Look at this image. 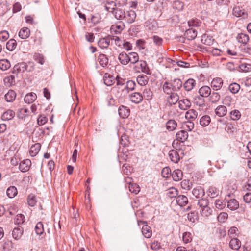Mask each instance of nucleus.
I'll list each match as a JSON object with an SVG mask.
<instances>
[{
  "mask_svg": "<svg viewBox=\"0 0 251 251\" xmlns=\"http://www.w3.org/2000/svg\"><path fill=\"white\" fill-rule=\"evenodd\" d=\"M232 13L234 16L237 17H242L243 19H246L248 17L247 12L240 7L233 8Z\"/></svg>",
  "mask_w": 251,
  "mask_h": 251,
  "instance_id": "obj_1",
  "label": "nucleus"
},
{
  "mask_svg": "<svg viewBox=\"0 0 251 251\" xmlns=\"http://www.w3.org/2000/svg\"><path fill=\"white\" fill-rule=\"evenodd\" d=\"M136 15L133 10L127 11L125 12L124 19L128 23H132L134 22Z\"/></svg>",
  "mask_w": 251,
  "mask_h": 251,
  "instance_id": "obj_2",
  "label": "nucleus"
},
{
  "mask_svg": "<svg viewBox=\"0 0 251 251\" xmlns=\"http://www.w3.org/2000/svg\"><path fill=\"white\" fill-rule=\"evenodd\" d=\"M124 24L122 22H119L115 25H113L111 26L110 30L111 32L115 34H119L124 29Z\"/></svg>",
  "mask_w": 251,
  "mask_h": 251,
  "instance_id": "obj_3",
  "label": "nucleus"
},
{
  "mask_svg": "<svg viewBox=\"0 0 251 251\" xmlns=\"http://www.w3.org/2000/svg\"><path fill=\"white\" fill-rule=\"evenodd\" d=\"M185 35L188 40H194L197 36V30L193 27L190 28L186 30Z\"/></svg>",
  "mask_w": 251,
  "mask_h": 251,
  "instance_id": "obj_4",
  "label": "nucleus"
},
{
  "mask_svg": "<svg viewBox=\"0 0 251 251\" xmlns=\"http://www.w3.org/2000/svg\"><path fill=\"white\" fill-rule=\"evenodd\" d=\"M111 41V36H108L105 38H101L99 41L98 46L102 48H107L110 45V42Z\"/></svg>",
  "mask_w": 251,
  "mask_h": 251,
  "instance_id": "obj_5",
  "label": "nucleus"
},
{
  "mask_svg": "<svg viewBox=\"0 0 251 251\" xmlns=\"http://www.w3.org/2000/svg\"><path fill=\"white\" fill-rule=\"evenodd\" d=\"M223 84V81L222 78L216 77L213 79L211 85L214 90L217 91L222 87Z\"/></svg>",
  "mask_w": 251,
  "mask_h": 251,
  "instance_id": "obj_6",
  "label": "nucleus"
},
{
  "mask_svg": "<svg viewBox=\"0 0 251 251\" xmlns=\"http://www.w3.org/2000/svg\"><path fill=\"white\" fill-rule=\"evenodd\" d=\"M192 194L196 198L201 199L205 195V192L201 186H198L193 189Z\"/></svg>",
  "mask_w": 251,
  "mask_h": 251,
  "instance_id": "obj_7",
  "label": "nucleus"
},
{
  "mask_svg": "<svg viewBox=\"0 0 251 251\" xmlns=\"http://www.w3.org/2000/svg\"><path fill=\"white\" fill-rule=\"evenodd\" d=\"M27 66L25 62L18 63L15 65L13 68V73H23L27 70Z\"/></svg>",
  "mask_w": 251,
  "mask_h": 251,
  "instance_id": "obj_8",
  "label": "nucleus"
},
{
  "mask_svg": "<svg viewBox=\"0 0 251 251\" xmlns=\"http://www.w3.org/2000/svg\"><path fill=\"white\" fill-rule=\"evenodd\" d=\"M118 112L119 116L122 118H126L128 117L130 114V110L127 107L123 105H121L118 108Z\"/></svg>",
  "mask_w": 251,
  "mask_h": 251,
  "instance_id": "obj_9",
  "label": "nucleus"
},
{
  "mask_svg": "<svg viewBox=\"0 0 251 251\" xmlns=\"http://www.w3.org/2000/svg\"><path fill=\"white\" fill-rule=\"evenodd\" d=\"M31 165V161L29 159H26L20 163L19 168L21 172H25L29 169Z\"/></svg>",
  "mask_w": 251,
  "mask_h": 251,
  "instance_id": "obj_10",
  "label": "nucleus"
},
{
  "mask_svg": "<svg viewBox=\"0 0 251 251\" xmlns=\"http://www.w3.org/2000/svg\"><path fill=\"white\" fill-rule=\"evenodd\" d=\"M130 100L135 103H139L143 100L142 95L139 92L133 93L130 95Z\"/></svg>",
  "mask_w": 251,
  "mask_h": 251,
  "instance_id": "obj_11",
  "label": "nucleus"
},
{
  "mask_svg": "<svg viewBox=\"0 0 251 251\" xmlns=\"http://www.w3.org/2000/svg\"><path fill=\"white\" fill-rule=\"evenodd\" d=\"M104 84L107 86H111L115 82V78L108 73H105L103 76Z\"/></svg>",
  "mask_w": 251,
  "mask_h": 251,
  "instance_id": "obj_12",
  "label": "nucleus"
},
{
  "mask_svg": "<svg viewBox=\"0 0 251 251\" xmlns=\"http://www.w3.org/2000/svg\"><path fill=\"white\" fill-rule=\"evenodd\" d=\"M170 83L172 90L174 91L179 90L182 85V82L179 79H175Z\"/></svg>",
  "mask_w": 251,
  "mask_h": 251,
  "instance_id": "obj_13",
  "label": "nucleus"
},
{
  "mask_svg": "<svg viewBox=\"0 0 251 251\" xmlns=\"http://www.w3.org/2000/svg\"><path fill=\"white\" fill-rule=\"evenodd\" d=\"M169 156L171 161L175 163H177L180 160L178 151L175 150H172L169 151Z\"/></svg>",
  "mask_w": 251,
  "mask_h": 251,
  "instance_id": "obj_14",
  "label": "nucleus"
},
{
  "mask_svg": "<svg viewBox=\"0 0 251 251\" xmlns=\"http://www.w3.org/2000/svg\"><path fill=\"white\" fill-rule=\"evenodd\" d=\"M199 93L201 97H207L211 94V89L207 86H203L199 89Z\"/></svg>",
  "mask_w": 251,
  "mask_h": 251,
  "instance_id": "obj_15",
  "label": "nucleus"
},
{
  "mask_svg": "<svg viewBox=\"0 0 251 251\" xmlns=\"http://www.w3.org/2000/svg\"><path fill=\"white\" fill-rule=\"evenodd\" d=\"M215 112L217 116L221 117H223L227 113L226 107L224 105H219L215 109Z\"/></svg>",
  "mask_w": 251,
  "mask_h": 251,
  "instance_id": "obj_16",
  "label": "nucleus"
},
{
  "mask_svg": "<svg viewBox=\"0 0 251 251\" xmlns=\"http://www.w3.org/2000/svg\"><path fill=\"white\" fill-rule=\"evenodd\" d=\"M227 207L231 210H235L239 208L238 201L235 199H231L227 201Z\"/></svg>",
  "mask_w": 251,
  "mask_h": 251,
  "instance_id": "obj_17",
  "label": "nucleus"
},
{
  "mask_svg": "<svg viewBox=\"0 0 251 251\" xmlns=\"http://www.w3.org/2000/svg\"><path fill=\"white\" fill-rule=\"evenodd\" d=\"M118 59L122 65H126L129 63V54L122 52L119 54Z\"/></svg>",
  "mask_w": 251,
  "mask_h": 251,
  "instance_id": "obj_18",
  "label": "nucleus"
},
{
  "mask_svg": "<svg viewBox=\"0 0 251 251\" xmlns=\"http://www.w3.org/2000/svg\"><path fill=\"white\" fill-rule=\"evenodd\" d=\"M179 107L182 110H186L191 105L190 101L187 99H183L178 102Z\"/></svg>",
  "mask_w": 251,
  "mask_h": 251,
  "instance_id": "obj_19",
  "label": "nucleus"
},
{
  "mask_svg": "<svg viewBox=\"0 0 251 251\" xmlns=\"http://www.w3.org/2000/svg\"><path fill=\"white\" fill-rule=\"evenodd\" d=\"M207 193L208 196L211 198H214L219 195L220 191L215 187L211 186L208 188Z\"/></svg>",
  "mask_w": 251,
  "mask_h": 251,
  "instance_id": "obj_20",
  "label": "nucleus"
},
{
  "mask_svg": "<svg viewBox=\"0 0 251 251\" xmlns=\"http://www.w3.org/2000/svg\"><path fill=\"white\" fill-rule=\"evenodd\" d=\"M188 137V133L185 130H181L178 132L176 135V139L181 142L185 141Z\"/></svg>",
  "mask_w": 251,
  "mask_h": 251,
  "instance_id": "obj_21",
  "label": "nucleus"
},
{
  "mask_svg": "<svg viewBox=\"0 0 251 251\" xmlns=\"http://www.w3.org/2000/svg\"><path fill=\"white\" fill-rule=\"evenodd\" d=\"M176 201L179 206H184L187 204L188 200L187 197L185 196L179 195L176 197Z\"/></svg>",
  "mask_w": 251,
  "mask_h": 251,
  "instance_id": "obj_22",
  "label": "nucleus"
},
{
  "mask_svg": "<svg viewBox=\"0 0 251 251\" xmlns=\"http://www.w3.org/2000/svg\"><path fill=\"white\" fill-rule=\"evenodd\" d=\"M115 80L117 81V84L115 86L112 88L111 90L112 92H115L120 89V87L124 88L126 85H124V80L120 78L119 76H117Z\"/></svg>",
  "mask_w": 251,
  "mask_h": 251,
  "instance_id": "obj_23",
  "label": "nucleus"
},
{
  "mask_svg": "<svg viewBox=\"0 0 251 251\" xmlns=\"http://www.w3.org/2000/svg\"><path fill=\"white\" fill-rule=\"evenodd\" d=\"M229 247L233 250H237L241 247V242L237 238H233L229 242Z\"/></svg>",
  "mask_w": 251,
  "mask_h": 251,
  "instance_id": "obj_24",
  "label": "nucleus"
},
{
  "mask_svg": "<svg viewBox=\"0 0 251 251\" xmlns=\"http://www.w3.org/2000/svg\"><path fill=\"white\" fill-rule=\"evenodd\" d=\"M23 231V228L21 227L14 228L12 232L13 237L16 240L19 239L22 236Z\"/></svg>",
  "mask_w": 251,
  "mask_h": 251,
  "instance_id": "obj_25",
  "label": "nucleus"
},
{
  "mask_svg": "<svg viewBox=\"0 0 251 251\" xmlns=\"http://www.w3.org/2000/svg\"><path fill=\"white\" fill-rule=\"evenodd\" d=\"M37 98V96L35 93H30L26 94L24 100L25 103L30 104L34 101Z\"/></svg>",
  "mask_w": 251,
  "mask_h": 251,
  "instance_id": "obj_26",
  "label": "nucleus"
},
{
  "mask_svg": "<svg viewBox=\"0 0 251 251\" xmlns=\"http://www.w3.org/2000/svg\"><path fill=\"white\" fill-rule=\"evenodd\" d=\"M15 116V112L12 110H8L2 115L1 118L3 120L8 121L12 119Z\"/></svg>",
  "mask_w": 251,
  "mask_h": 251,
  "instance_id": "obj_27",
  "label": "nucleus"
},
{
  "mask_svg": "<svg viewBox=\"0 0 251 251\" xmlns=\"http://www.w3.org/2000/svg\"><path fill=\"white\" fill-rule=\"evenodd\" d=\"M41 148V145L39 143H36L32 145L30 149L29 153L31 156H36L39 152Z\"/></svg>",
  "mask_w": 251,
  "mask_h": 251,
  "instance_id": "obj_28",
  "label": "nucleus"
},
{
  "mask_svg": "<svg viewBox=\"0 0 251 251\" xmlns=\"http://www.w3.org/2000/svg\"><path fill=\"white\" fill-rule=\"evenodd\" d=\"M30 30L27 27L22 28L19 32V36L23 39H27L30 35Z\"/></svg>",
  "mask_w": 251,
  "mask_h": 251,
  "instance_id": "obj_29",
  "label": "nucleus"
},
{
  "mask_svg": "<svg viewBox=\"0 0 251 251\" xmlns=\"http://www.w3.org/2000/svg\"><path fill=\"white\" fill-rule=\"evenodd\" d=\"M142 232L145 237L149 238L151 236V230L147 225H144L142 228Z\"/></svg>",
  "mask_w": 251,
  "mask_h": 251,
  "instance_id": "obj_30",
  "label": "nucleus"
},
{
  "mask_svg": "<svg viewBox=\"0 0 251 251\" xmlns=\"http://www.w3.org/2000/svg\"><path fill=\"white\" fill-rule=\"evenodd\" d=\"M196 84V81L193 79H188L184 84V88L185 89L189 91L191 90Z\"/></svg>",
  "mask_w": 251,
  "mask_h": 251,
  "instance_id": "obj_31",
  "label": "nucleus"
},
{
  "mask_svg": "<svg viewBox=\"0 0 251 251\" xmlns=\"http://www.w3.org/2000/svg\"><path fill=\"white\" fill-rule=\"evenodd\" d=\"M179 97L177 94L171 93V95L168 99V101L171 105L175 104L179 100Z\"/></svg>",
  "mask_w": 251,
  "mask_h": 251,
  "instance_id": "obj_32",
  "label": "nucleus"
},
{
  "mask_svg": "<svg viewBox=\"0 0 251 251\" xmlns=\"http://www.w3.org/2000/svg\"><path fill=\"white\" fill-rule=\"evenodd\" d=\"M172 176L174 181H178L182 178V172L180 170L176 169L173 171Z\"/></svg>",
  "mask_w": 251,
  "mask_h": 251,
  "instance_id": "obj_33",
  "label": "nucleus"
},
{
  "mask_svg": "<svg viewBox=\"0 0 251 251\" xmlns=\"http://www.w3.org/2000/svg\"><path fill=\"white\" fill-rule=\"evenodd\" d=\"M166 128L168 130L172 131L177 127V123L174 120H169L166 124Z\"/></svg>",
  "mask_w": 251,
  "mask_h": 251,
  "instance_id": "obj_34",
  "label": "nucleus"
},
{
  "mask_svg": "<svg viewBox=\"0 0 251 251\" xmlns=\"http://www.w3.org/2000/svg\"><path fill=\"white\" fill-rule=\"evenodd\" d=\"M198 115L197 112L194 109H190L185 113V118L188 120H195Z\"/></svg>",
  "mask_w": 251,
  "mask_h": 251,
  "instance_id": "obj_35",
  "label": "nucleus"
},
{
  "mask_svg": "<svg viewBox=\"0 0 251 251\" xmlns=\"http://www.w3.org/2000/svg\"><path fill=\"white\" fill-rule=\"evenodd\" d=\"M201 41L203 44L210 46L213 44L214 39L212 37L204 34L201 36Z\"/></svg>",
  "mask_w": 251,
  "mask_h": 251,
  "instance_id": "obj_36",
  "label": "nucleus"
},
{
  "mask_svg": "<svg viewBox=\"0 0 251 251\" xmlns=\"http://www.w3.org/2000/svg\"><path fill=\"white\" fill-rule=\"evenodd\" d=\"M16 96V93L13 90H10L5 95V99L7 102H12L15 99Z\"/></svg>",
  "mask_w": 251,
  "mask_h": 251,
  "instance_id": "obj_37",
  "label": "nucleus"
},
{
  "mask_svg": "<svg viewBox=\"0 0 251 251\" xmlns=\"http://www.w3.org/2000/svg\"><path fill=\"white\" fill-rule=\"evenodd\" d=\"M136 80L140 86H145L148 82V78L146 75H142L137 77Z\"/></svg>",
  "mask_w": 251,
  "mask_h": 251,
  "instance_id": "obj_38",
  "label": "nucleus"
},
{
  "mask_svg": "<svg viewBox=\"0 0 251 251\" xmlns=\"http://www.w3.org/2000/svg\"><path fill=\"white\" fill-rule=\"evenodd\" d=\"M236 39L238 42L243 44H247L249 40L248 35L244 33L239 34L237 35Z\"/></svg>",
  "mask_w": 251,
  "mask_h": 251,
  "instance_id": "obj_39",
  "label": "nucleus"
},
{
  "mask_svg": "<svg viewBox=\"0 0 251 251\" xmlns=\"http://www.w3.org/2000/svg\"><path fill=\"white\" fill-rule=\"evenodd\" d=\"M211 118L208 115L202 116L200 120V124L202 126H207L210 123Z\"/></svg>",
  "mask_w": 251,
  "mask_h": 251,
  "instance_id": "obj_40",
  "label": "nucleus"
},
{
  "mask_svg": "<svg viewBox=\"0 0 251 251\" xmlns=\"http://www.w3.org/2000/svg\"><path fill=\"white\" fill-rule=\"evenodd\" d=\"M98 61L100 65L106 66L108 63V59L105 54H100L98 57Z\"/></svg>",
  "mask_w": 251,
  "mask_h": 251,
  "instance_id": "obj_41",
  "label": "nucleus"
},
{
  "mask_svg": "<svg viewBox=\"0 0 251 251\" xmlns=\"http://www.w3.org/2000/svg\"><path fill=\"white\" fill-rule=\"evenodd\" d=\"M139 56L137 53L131 52L129 53V62L135 64L138 62Z\"/></svg>",
  "mask_w": 251,
  "mask_h": 251,
  "instance_id": "obj_42",
  "label": "nucleus"
},
{
  "mask_svg": "<svg viewBox=\"0 0 251 251\" xmlns=\"http://www.w3.org/2000/svg\"><path fill=\"white\" fill-rule=\"evenodd\" d=\"M17 46V42L14 39H10L6 44V48L9 51L13 50Z\"/></svg>",
  "mask_w": 251,
  "mask_h": 251,
  "instance_id": "obj_43",
  "label": "nucleus"
},
{
  "mask_svg": "<svg viewBox=\"0 0 251 251\" xmlns=\"http://www.w3.org/2000/svg\"><path fill=\"white\" fill-rule=\"evenodd\" d=\"M6 193L8 197L13 198L17 194V188L15 186H11L7 189Z\"/></svg>",
  "mask_w": 251,
  "mask_h": 251,
  "instance_id": "obj_44",
  "label": "nucleus"
},
{
  "mask_svg": "<svg viewBox=\"0 0 251 251\" xmlns=\"http://www.w3.org/2000/svg\"><path fill=\"white\" fill-rule=\"evenodd\" d=\"M117 6L116 3L114 1L107 2L105 5V8L109 12H113Z\"/></svg>",
  "mask_w": 251,
  "mask_h": 251,
  "instance_id": "obj_45",
  "label": "nucleus"
},
{
  "mask_svg": "<svg viewBox=\"0 0 251 251\" xmlns=\"http://www.w3.org/2000/svg\"><path fill=\"white\" fill-rule=\"evenodd\" d=\"M136 86V83L133 80H129L126 82V86L124 87V88L127 91V93L129 91H133L134 90Z\"/></svg>",
  "mask_w": 251,
  "mask_h": 251,
  "instance_id": "obj_46",
  "label": "nucleus"
},
{
  "mask_svg": "<svg viewBox=\"0 0 251 251\" xmlns=\"http://www.w3.org/2000/svg\"><path fill=\"white\" fill-rule=\"evenodd\" d=\"M167 194V196L171 198L177 197L178 194V191L175 188L171 187L168 190Z\"/></svg>",
  "mask_w": 251,
  "mask_h": 251,
  "instance_id": "obj_47",
  "label": "nucleus"
},
{
  "mask_svg": "<svg viewBox=\"0 0 251 251\" xmlns=\"http://www.w3.org/2000/svg\"><path fill=\"white\" fill-rule=\"evenodd\" d=\"M10 67V63L7 59L0 60V69L2 70H6Z\"/></svg>",
  "mask_w": 251,
  "mask_h": 251,
  "instance_id": "obj_48",
  "label": "nucleus"
},
{
  "mask_svg": "<svg viewBox=\"0 0 251 251\" xmlns=\"http://www.w3.org/2000/svg\"><path fill=\"white\" fill-rule=\"evenodd\" d=\"M197 204L201 209L208 205L209 201L207 199L202 198L199 199Z\"/></svg>",
  "mask_w": 251,
  "mask_h": 251,
  "instance_id": "obj_49",
  "label": "nucleus"
},
{
  "mask_svg": "<svg viewBox=\"0 0 251 251\" xmlns=\"http://www.w3.org/2000/svg\"><path fill=\"white\" fill-rule=\"evenodd\" d=\"M239 69L241 72H251V64L246 63H242L239 66Z\"/></svg>",
  "mask_w": 251,
  "mask_h": 251,
  "instance_id": "obj_50",
  "label": "nucleus"
},
{
  "mask_svg": "<svg viewBox=\"0 0 251 251\" xmlns=\"http://www.w3.org/2000/svg\"><path fill=\"white\" fill-rule=\"evenodd\" d=\"M114 11H115V17L116 19L118 20H122L124 19V15L125 14V12L122 9L118 8H116Z\"/></svg>",
  "mask_w": 251,
  "mask_h": 251,
  "instance_id": "obj_51",
  "label": "nucleus"
},
{
  "mask_svg": "<svg viewBox=\"0 0 251 251\" xmlns=\"http://www.w3.org/2000/svg\"><path fill=\"white\" fill-rule=\"evenodd\" d=\"M201 96L196 97L194 99V103L199 106H203L205 104V100Z\"/></svg>",
  "mask_w": 251,
  "mask_h": 251,
  "instance_id": "obj_52",
  "label": "nucleus"
},
{
  "mask_svg": "<svg viewBox=\"0 0 251 251\" xmlns=\"http://www.w3.org/2000/svg\"><path fill=\"white\" fill-rule=\"evenodd\" d=\"M153 94L150 89L146 88L144 89L143 92V98L146 99L147 100H150L151 99Z\"/></svg>",
  "mask_w": 251,
  "mask_h": 251,
  "instance_id": "obj_53",
  "label": "nucleus"
},
{
  "mask_svg": "<svg viewBox=\"0 0 251 251\" xmlns=\"http://www.w3.org/2000/svg\"><path fill=\"white\" fill-rule=\"evenodd\" d=\"M220 99V96L217 92H213L210 95L209 100L212 103H215L219 101Z\"/></svg>",
  "mask_w": 251,
  "mask_h": 251,
  "instance_id": "obj_54",
  "label": "nucleus"
},
{
  "mask_svg": "<svg viewBox=\"0 0 251 251\" xmlns=\"http://www.w3.org/2000/svg\"><path fill=\"white\" fill-rule=\"evenodd\" d=\"M240 88V85L236 83H233L228 87L229 91L233 94L237 93L239 91Z\"/></svg>",
  "mask_w": 251,
  "mask_h": 251,
  "instance_id": "obj_55",
  "label": "nucleus"
},
{
  "mask_svg": "<svg viewBox=\"0 0 251 251\" xmlns=\"http://www.w3.org/2000/svg\"><path fill=\"white\" fill-rule=\"evenodd\" d=\"M29 111L27 108H21L19 110L18 116L19 118L23 119L25 116L28 115Z\"/></svg>",
  "mask_w": 251,
  "mask_h": 251,
  "instance_id": "obj_56",
  "label": "nucleus"
},
{
  "mask_svg": "<svg viewBox=\"0 0 251 251\" xmlns=\"http://www.w3.org/2000/svg\"><path fill=\"white\" fill-rule=\"evenodd\" d=\"M35 230L37 234L41 235L44 232L43 225L41 222H39L37 223Z\"/></svg>",
  "mask_w": 251,
  "mask_h": 251,
  "instance_id": "obj_57",
  "label": "nucleus"
},
{
  "mask_svg": "<svg viewBox=\"0 0 251 251\" xmlns=\"http://www.w3.org/2000/svg\"><path fill=\"white\" fill-rule=\"evenodd\" d=\"M230 118L232 120H237L240 119L241 114L239 111L237 110H234L230 112Z\"/></svg>",
  "mask_w": 251,
  "mask_h": 251,
  "instance_id": "obj_58",
  "label": "nucleus"
},
{
  "mask_svg": "<svg viewBox=\"0 0 251 251\" xmlns=\"http://www.w3.org/2000/svg\"><path fill=\"white\" fill-rule=\"evenodd\" d=\"M27 202L29 206H34L36 203L35 196L32 194L29 195L27 198Z\"/></svg>",
  "mask_w": 251,
  "mask_h": 251,
  "instance_id": "obj_59",
  "label": "nucleus"
},
{
  "mask_svg": "<svg viewBox=\"0 0 251 251\" xmlns=\"http://www.w3.org/2000/svg\"><path fill=\"white\" fill-rule=\"evenodd\" d=\"M112 93H114L117 97H123L127 94V91L126 90L125 88L120 87V89H118V91Z\"/></svg>",
  "mask_w": 251,
  "mask_h": 251,
  "instance_id": "obj_60",
  "label": "nucleus"
},
{
  "mask_svg": "<svg viewBox=\"0 0 251 251\" xmlns=\"http://www.w3.org/2000/svg\"><path fill=\"white\" fill-rule=\"evenodd\" d=\"M201 22L197 19H192L188 22V25L190 28L198 27L200 25Z\"/></svg>",
  "mask_w": 251,
  "mask_h": 251,
  "instance_id": "obj_61",
  "label": "nucleus"
},
{
  "mask_svg": "<svg viewBox=\"0 0 251 251\" xmlns=\"http://www.w3.org/2000/svg\"><path fill=\"white\" fill-rule=\"evenodd\" d=\"M129 190L131 193L137 194L140 191V187L135 184H130L129 185Z\"/></svg>",
  "mask_w": 251,
  "mask_h": 251,
  "instance_id": "obj_62",
  "label": "nucleus"
},
{
  "mask_svg": "<svg viewBox=\"0 0 251 251\" xmlns=\"http://www.w3.org/2000/svg\"><path fill=\"white\" fill-rule=\"evenodd\" d=\"M9 37V34L6 30H3L0 32V41L5 42Z\"/></svg>",
  "mask_w": 251,
  "mask_h": 251,
  "instance_id": "obj_63",
  "label": "nucleus"
},
{
  "mask_svg": "<svg viewBox=\"0 0 251 251\" xmlns=\"http://www.w3.org/2000/svg\"><path fill=\"white\" fill-rule=\"evenodd\" d=\"M201 214L205 216H208L211 214L212 210L208 206V205L205 207L202 208L201 210Z\"/></svg>",
  "mask_w": 251,
  "mask_h": 251,
  "instance_id": "obj_64",
  "label": "nucleus"
}]
</instances>
